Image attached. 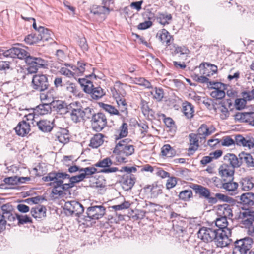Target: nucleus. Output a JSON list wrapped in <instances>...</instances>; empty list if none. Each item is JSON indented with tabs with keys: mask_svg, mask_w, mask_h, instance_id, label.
Segmentation results:
<instances>
[{
	"mask_svg": "<svg viewBox=\"0 0 254 254\" xmlns=\"http://www.w3.org/2000/svg\"><path fill=\"white\" fill-rule=\"evenodd\" d=\"M6 58H17L25 59L26 63L29 65L27 70L31 73H36L38 68L43 67L46 64V61L41 58L31 56L24 49L13 47L8 50L0 49V58L2 57Z\"/></svg>",
	"mask_w": 254,
	"mask_h": 254,
	"instance_id": "obj_1",
	"label": "nucleus"
},
{
	"mask_svg": "<svg viewBox=\"0 0 254 254\" xmlns=\"http://www.w3.org/2000/svg\"><path fill=\"white\" fill-rule=\"evenodd\" d=\"M253 243V239L248 237L236 240L234 242L232 254H250Z\"/></svg>",
	"mask_w": 254,
	"mask_h": 254,
	"instance_id": "obj_2",
	"label": "nucleus"
},
{
	"mask_svg": "<svg viewBox=\"0 0 254 254\" xmlns=\"http://www.w3.org/2000/svg\"><path fill=\"white\" fill-rule=\"evenodd\" d=\"M67 113H69L70 119L74 123L83 121V107L80 102L76 101L69 104Z\"/></svg>",
	"mask_w": 254,
	"mask_h": 254,
	"instance_id": "obj_3",
	"label": "nucleus"
},
{
	"mask_svg": "<svg viewBox=\"0 0 254 254\" xmlns=\"http://www.w3.org/2000/svg\"><path fill=\"white\" fill-rule=\"evenodd\" d=\"M231 235L230 229H217L214 243L217 247H225L230 244L231 240L229 238Z\"/></svg>",
	"mask_w": 254,
	"mask_h": 254,
	"instance_id": "obj_4",
	"label": "nucleus"
},
{
	"mask_svg": "<svg viewBox=\"0 0 254 254\" xmlns=\"http://www.w3.org/2000/svg\"><path fill=\"white\" fill-rule=\"evenodd\" d=\"M49 86L48 76L44 74H35L33 75L32 81V87L34 90L43 92L47 90Z\"/></svg>",
	"mask_w": 254,
	"mask_h": 254,
	"instance_id": "obj_5",
	"label": "nucleus"
},
{
	"mask_svg": "<svg viewBox=\"0 0 254 254\" xmlns=\"http://www.w3.org/2000/svg\"><path fill=\"white\" fill-rule=\"evenodd\" d=\"M190 187L195 191L196 194L199 195L200 198L206 199L209 203L214 204L217 202V199L211 196V192L208 188L195 184H191Z\"/></svg>",
	"mask_w": 254,
	"mask_h": 254,
	"instance_id": "obj_6",
	"label": "nucleus"
},
{
	"mask_svg": "<svg viewBox=\"0 0 254 254\" xmlns=\"http://www.w3.org/2000/svg\"><path fill=\"white\" fill-rule=\"evenodd\" d=\"M64 209L67 215H75L79 217L84 212V207L79 202L76 201L66 202Z\"/></svg>",
	"mask_w": 254,
	"mask_h": 254,
	"instance_id": "obj_7",
	"label": "nucleus"
},
{
	"mask_svg": "<svg viewBox=\"0 0 254 254\" xmlns=\"http://www.w3.org/2000/svg\"><path fill=\"white\" fill-rule=\"evenodd\" d=\"M90 122L92 129L97 132L102 131L107 124L106 117L101 112L97 113Z\"/></svg>",
	"mask_w": 254,
	"mask_h": 254,
	"instance_id": "obj_8",
	"label": "nucleus"
},
{
	"mask_svg": "<svg viewBox=\"0 0 254 254\" xmlns=\"http://www.w3.org/2000/svg\"><path fill=\"white\" fill-rule=\"evenodd\" d=\"M217 232V229L216 228L203 227L197 233L198 237L205 242H214Z\"/></svg>",
	"mask_w": 254,
	"mask_h": 254,
	"instance_id": "obj_9",
	"label": "nucleus"
},
{
	"mask_svg": "<svg viewBox=\"0 0 254 254\" xmlns=\"http://www.w3.org/2000/svg\"><path fill=\"white\" fill-rule=\"evenodd\" d=\"M134 152V146L131 145L118 149H114L113 152L117 154L116 159L119 162H127V157L132 155Z\"/></svg>",
	"mask_w": 254,
	"mask_h": 254,
	"instance_id": "obj_10",
	"label": "nucleus"
},
{
	"mask_svg": "<svg viewBox=\"0 0 254 254\" xmlns=\"http://www.w3.org/2000/svg\"><path fill=\"white\" fill-rule=\"evenodd\" d=\"M105 208L102 206H93L89 207L86 212V216L90 219L97 220L102 218L105 214Z\"/></svg>",
	"mask_w": 254,
	"mask_h": 254,
	"instance_id": "obj_11",
	"label": "nucleus"
},
{
	"mask_svg": "<svg viewBox=\"0 0 254 254\" xmlns=\"http://www.w3.org/2000/svg\"><path fill=\"white\" fill-rule=\"evenodd\" d=\"M234 169L226 163L221 165L218 169V174L223 181L228 179H234Z\"/></svg>",
	"mask_w": 254,
	"mask_h": 254,
	"instance_id": "obj_12",
	"label": "nucleus"
},
{
	"mask_svg": "<svg viewBox=\"0 0 254 254\" xmlns=\"http://www.w3.org/2000/svg\"><path fill=\"white\" fill-rule=\"evenodd\" d=\"M235 119L254 126V112H238L235 115Z\"/></svg>",
	"mask_w": 254,
	"mask_h": 254,
	"instance_id": "obj_13",
	"label": "nucleus"
},
{
	"mask_svg": "<svg viewBox=\"0 0 254 254\" xmlns=\"http://www.w3.org/2000/svg\"><path fill=\"white\" fill-rule=\"evenodd\" d=\"M69 176L67 173L58 171L49 173L46 176L43 177L42 179L44 182H55L59 181L61 179H66Z\"/></svg>",
	"mask_w": 254,
	"mask_h": 254,
	"instance_id": "obj_14",
	"label": "nucleus"
},
{
	"mask_svg": "<svg viewBox=\"0 0 254 254\" xmlns=\"http://www.w3.org/2000/svg\"><path fill=\"white\" fill-rule=\"evenodd\" d=\"M14 129L18 135L24 137L31 131L30 123L26 122V121H22L18 124Z\"/></svg>",
	"mask_w": 254,
	"mask_h": 254,
	"instance_id": "obj_15",
	"label": "nucleus"
},
{
	"mask_svg": "<svg viewBox=\"0 0 254 254\" xmlns=\"http://www.w3.org/2000/svg\"><path fill=\"white\" fill-rule=\"evenodd\" d=\"M51 105L59 114L64 115L68 112L69 105L62 100H53Z\"/></svg>",
	"mask_w": 254,
	"mask_h": 254,
	"instance_id": "obj_16",
	"label": "nucleus"
},
{
	"mask_svg": "<svg viewBox=\"0 0 254 254\" xmlns=\"http://www.w3.org/2000/svg\"><path fill=\"white\" fill-rule=\"evenodd\" d=\"M224 160L225 163L229 166H232L233 169L238 168L242 165V161L240 160V157L238 158L235 154L228 153L224 156Z\"/></svg>",
	"mask_w": 254,
	"mask_h": 254,
	"instance_id": "obj_17",
	"label": "nucleus"
},
{
	"mask_svg": "<svg viewBox=\"0 0 254 254\" xmlns=\"http://www.w3.org/2000/svg\"><path fill=\"white\" fill-rule=\"evenodd\" d=\"M54 138L55 140H58L63 144H66L69 141L68 131L64 128H57V130L54 134Z\"/></svg>",
	"mask_w": 254,
	"mask_h": 254,
	"instance_id": "obj_18",
	"label": "nucleus"
},
{
	"mask_svg": "<svg viewBox=\"0 0 254 254\" xmlns=\"http://www.w3.org/2000/svg\"><path fill=\"white\" fill-rule=\"evenodd\" d=\"M215 130V129L213 127H208V126L205 124H202L199 127L197 130V133L196 134L200 139H205L206 137L212 133Z\"/></svg>",
	"mask_w": 254,
	"mask_h": 254,
	"instance_id": "obj_19",
	"label": "nucleus"
},
{
	"mask_svg": "<svg viewBox=\"0 0 254 254\" xmlns=\"http://www.w3.org/2000/svg\"><path fill=\"white\" fill-rule=\"evenodd\" d=\"M124 84L120 82H117L114 87L111 88V92L113 96L115 99L120 98H124V96L126 94V92L124 89Z\"/></svg>",
	"mask_w": 254,
	"mask_h": 254,
	"instance_id": "obj_20",
	"label": "nucleus"
},
{
	"mask_svg": "<svg viewBox=\"0 0 254 254\" xmlns=\"http://www.w3.org/2000/svg\"><path fill=\"white\" fill-rule=\"evenodd\" d=\"M190 147L188 148L189 155H192L199 147L198 140L199 137L194 133H191L189 136Z\"/></svg>",
	"mask_w": 254,
	"mask_h": 254,
	"instance_id": "obj_21",
	"label": "nucleus"
},
{
	"mask_svg": "<svg viewBox=\"0 0 254 254\" xmlns=\"http://www.w3.org/2000/svg\"><path fill=\"white\" fill-rule=\"evenodd\" d=\"M157 37L162 43H165L166 46H170L173 41L172 36L165 29H163L157 34Z\"/></svg>",
	"mask_w": 254,
	"mask_h": 254,
	"instance_id": "obj_22",
	"label": "nucleus"
},
{
	"mask_svg": "<svg viewBox=\"0 0 254 254\" xmlns=\"http://www.w3.org/2000/svg\"><path fill=\"white\" fill-rule=\"evenodd\" d=\"M39 41H47L51 39L52 32L42 26H39L38 28V33H36Z\"/></svg>",
	"mask_w": 254,
	"mask_h": 254,
	"instance_id": "obj_23",
	"label": "nucleus"
},
{
	"mask_svg": "<svg viewBox=\"0 0 254 254\" xmlns=\"http://www.w3.org/2000/svg\"><path fill=\"white\" fill-rule=\"evenodd\" d=\"M224 184L222 189L225 190L227 191L230 193L231 194H235L237 191L238 184L233 181V179H228L226 181H223Z\"/></svg>",
	"mask_w": 254,
	"mask_h": 254,
	"instance_id": "obj_24",
	"label": "nucleus"
},
{
	"mask_svg": "<svg viewBox=\"0 0 254 254\" xmlns=\"http://www.w3.org/2000/svg\"><path fill=\"white\" fill-rule=\"evenodd\" d=\"M170 50L174 55H178L179 57H186L189 54V50L185 46H179L176 44H173Z\"/></svg>",
	"mask_w": 254,
	"mask_h": 254,
	"instance_id": "obj_25",
	"label": "nucleus"
},
{
	"mask_svg": "<svg viewBox=\"0 0 254 254\" xmlns=\"http://www.w3.org/2000/svg\"><path fill=\"white\" fill-rule=\"evenodd\" d=\"M240 200L244 206L251 207L254 205V194L252 192L244 193L241 196Z\"/></svg>",
	"mask_w": 254,
	"mask_h": 254,
	"instance_id": "obj_26",
	"label": "nucleus"
},
{
	"mask_svg": "<svg viewBox=\"0 0 254 254\" xmlns=\"http://www.w3.org/2000/svg\"><path fill=\"white\" fill-rule=\"evenodd\" d=\"M118 105V111L119 112V116L124 115L127 116L128 114V105L125 98H118L116 99Z\"/></svg>",
	"mask_w": 254,
	"mask_h": 254,
	"instance_id": "obj_27",
	"label": "nucleus"
},
{
	"mask_svg": "<svg viewBox=\"0 0 254 254\" xmlns=\"http://www.w3.org/2000/svg\"><path fill=\"white\" fill-rule=\"evenodd\" d=\"M36 125L39 130L44 132H48L51 131L53 127L52 122L47 120H42L36 122Z\"/></svg>",
	"mask_w": 254,
	"mask_h": 254,
	"instance_id": "obj_28",
	"label": "nucleus"
},
{
	"mask_svg": "<svg viewBox=\"0 0 254 254\" xmlns=\"http://www.w3.org/2000/svg\"><path fill=\"white\" fill-rule=\"evenodd\" d=\"M232 206L225 204L220 206L218 209V214L226 218L231 219L233 216Z\"/></svg>",
	"mask_w": 254,
	"mask_h": 254,
	"instance_id": "obj_29",
	"label": "nucleus"
},
{
	"mask_svg": "<svg viewBox=\"0 0 254 254\" xmlns=\"http://www.w3.org/2000/svg\"><path fill=\"white\" fill-rule=\"evenodd\" d=\"M65 65L66 66L70 67L72 70L77 72V73L75 74V76H79L82 75L83 73L85 72L86 66H87L88 64L82 62H78L77 63V66L70 65L69 64H65Z\"/></svg>",
	"mask_w": 254,
	"mask_h": 254,
	"instance_id": "obj_30",
	"label": "nucleus"
},
{
	"mask_svg": "<svg viewBox=\"0 0 254 254\" xmlns=\"http://www.w3.org/2000/svg\"><path fill=\"white\" fill-rule=\"evenodd\" d=\"M135 180V178L132 175L124 176L122 181L123 188L126 190L131 189L133 186Z\"/></svg>",
	"mask_w": 254,
	"mask_h": 254,
	"instance_id": "obj_31",
	"label": "nucleus"
},
{
	"mask_svg": "<svg viewBox=\"0 0 254 254\" xmlns=\"http://www.w3.org/2000/svg\"><path fill=\"white\" fill-rule=\"evenodd\" d=\"M104 135L101 133L94 135L90 139L89 146L92 148H97L104 142Z\"/></svg>",
	"mask_w": 254,
	"mask_h": 254,
	"instance_id": "obj_32",
	"label": "nucleus"
},
{
	"mask_svg": "<svg viewBox=\"0 0 254 254\" xmlns=\"http://www.w3.org/2000/svg\"><path fill=\"white\" fill-rule=\"evenodd\" d=\"M46 208L43 206H37L32 208L31 213L36 219H40L46 216Z\"/></svg>",
	"mask_w": 254,
	"mask_h": 254,
	"instance_id": "obj_33",
	"label": "nucleus"
},
{
	"mask_svg": "<svg viewBox=\"0 0 254 254\" xmlns=\"http://www.w3.org/2000/svg\"><path fill=\"white\" fill-rule=\"evenodd\" d=\"M183 112L188 119H191L194 115L193 106L190 103L186 101L183 103Z\"/></svg>",
	"mask_w": 254,
	"mask_h": 254,
	"instance_id": "obj_34",
	"label": "nucleus"
},
{
	"mask_svg": "<svg viewBox=\"0 0 254 254\" xmlns=\"http://www.w3.org/2000/svg\"><path fill=\"white\" fill-rule=\"evenodd\" d=\"M78 82L85 92L88 94H90V93L92 92L94 87L92 82L85 78H79Z\"/></svg>",
	"mask_w": 254,
	"mask_h": 254,
	"instance_id": "obj_35",
	"label": "nucleus"
},
{
	"mask_svg": "<svg viewBox=\"0 0 254 254\" xmlns=\"http://www.w3.org/2000/svg\"><path fill=\"white\" fill-rule=\"evenodd\" d=\"M241 218L245 219L244 224L247 225H253L254 224V212L245 211L241 213Z\"/></svg>",
	"mask_w": 254,
	"mask_h": 254,
	"instance_id": "obj_36",
	"label": "nucleus"
},
{
	"mask_svg": "<svg viewBox=\"0 0 254 254\" xmlns=\"http://www.w3.org/2000/svg\"><path fill=\"white\" fill-rule=\"evenodd\" d=\"M97 172V169L94 167H87L85 168H81L80 170L83 179L90 178L92 175Z\"/></svg>",
	"mask_w": 254,
	"mask_h": 254,
	"instance_id": "obj_37",
	"label": "nucleus"
},
{
	"mask_svg": "<svg viewBox=\"0 0 254 254\" xmlns=\"http://www.w3.org/2000/svg\"><path fill=\"white\" fill-rule=\"evenodd\" d=\"M51 111V103L40 104L35 109V112L40 115H45Z\"/></svg>",
	"mask_w": 254,
	"mask_h": 254,
	"instance_id": "obj_38",
	"label": "nucleus"
},
{
	"mask_svg": "<svg viewBox=\"0 0 254 254\" xmlns=\"http://www.w3.org/2000/svg\"><path fill=\"white\" fill-rule=\"evenodd\" d=\"M99 106L111 115L119 116V112L118 111V109L114 106L104 103H99Z\"/></svg>",
	"mask_w": 254,
	"mask_h": 254,
	"instance_id": "obj_39",
	"label": "nucleus"
},
{
	"mask_svg": "<svg viewBox=\"0 0 254 254\" xmlns=\"http://www.w3.org/2000/svg\"><path fill=\"white\" fill-rule=\"evenodd\" d=\"M161 154L167 157H172L175 155L176 151L169 144H165L161 149Z\"/></svg>",
	"mask_w": 254,
	"mask_h": 254,
	"instance_id": "obj_40",
	"label": "nucleus"
},
{
	"mask_svg": "<svg viewBox=\"0 0 254 254\" xmlns=\"http://www.w3.org/2000/svg\"><path fill=\"white\" fill-rule=\"evenodd\" d=\"M96 113L92 108L88 107L85 108H83V121L92 120Z\"/></svg>",
	"mask_w": 254,
	"mask_h": 254,
	"instance_id": "obj_41",
	"label": "nucleus"
},
{
	"mask_svg": "<svg viewBox=\"0 0 254 254\" xmlns=\"http://www.w3.org/2000/svg\"><path fill=\"white\" fill-rule=\"evenodd\" d=\"M242 189L245 191L251 190L254 186L251 179L248 178H242L240 182Z\"/></svg>",
	"mask_w": 254,
	"mask_h": 254,
	"instance_id": "obj_42",
	"label": "nucleus"
},
{
	"mask_svg": "<svg viewBox=\"0 0 254 254\" xmlns=\"http://www.w3.org/2000/svg\"><path fill=\"white\" fill-rule=\"evenodd\" d=\"M172 17L171 14L167 13H159L157 19L159 23L165 26L169 23V21L171 20Z\"/></svg>",
	"mask_w": 254,
	"mask_h": 254,
	"instance_id": "obj_43",
	"label": "nucleus"
},
{
	"mask_svg": "<svg viewBox=\"0 0 254 254\" xmlns=\"http://www.w3.org/2000/svg\"><path fill=\"white\" fill-rule=\"evenodd\" d=\"M90 94L92 99L98 100L102 97L105 94V92L101 87L98 86L94 87Z\"/></svg>",
	"mask_w": 254,
	"mask_h": 254,
	"instance_id": "obj_44",
	"label": "nucleus"
},
{
	"mask_svg": "<svg viewBox=\"0 0 254 254\" xmlns=\"http://www.w3.org/2000/svg\"><path fill=\"white\" fill-rule=\"evenodd\" d=\"M152 14L151 13H148V14H146V15L147 16V18L148 20L145 21L143 22L140 23L138 24L137 28L139 30H145L146 29H148L152 26V22L151 21V20L153 18L152 17H151V15ZM144 16L145 15V14L143 15Z\"/></svg>",
	"mask_w": 254,
	"mask_h": 254,
	"instance_id": "obj_45",
	"label": "nucleus"
},
{
	"mask_svg": "<svg viewBox=\"0 0 254 254\" xmlns=\"http://www.w3.org/2000/svg\"><path fill=\"white\" fill-rule=\"evenodd\" d=\"M109 8L104 5H103L102 6H97L93 8L91 10V12L95 15L109 14Z\"/></svg>",
	"mask_w": 254,
	"mask_h": 254,
	"instance_id": "obj_46",
	"label": "nucleus"
},
{
	"mask_svg": "<svg viewBox=\"0 0 254 254\" xmlns=\"http://www.w3.org/2000/svg\"><path fill=\"white\" fill-rule=\"evenodd\" d=\"M193 193L191 190H185L181 191L179 194V197L184 201H188L192 198Z\"/></svg>",
	"mask_w": 254,
	"mask_h": 254,
	"instance_id": "obj_47",
	"label": "nucleus"
},
{
	"mask_svg": "<svg viewBox=\"0 0 254 254\" xmlns=\"http://www.w3.org/2000/svg\"><path fill=\"white\" fill-rule=\"evenodd\" d=\"M227 218L222 216L221 217L217 218L215 221V225L219 228L218 229H229L227 227Z\"/></svg>",
	"mask_w": 254,
	"mask_h": 254,
	"instance_id": "obj_48",
	"label": "nucleus"
},
{
	"mask_svg": "<svg viewBox=\"0 0 254 254\" xmlns=\"http://www.w3.org/2000/svg\"><path fill=\"white\" fill-rule=\"evenodd\" d=\"M151 94L153 96L154 99L157 101H161L164 97V91L161 88L155 87L151 92Z\"/></svg>",
	"mask_w": 254,
	"mask_h": 254,
	"instance_id": "obj_49",
	"label": "nucleus"
},
{
	"mask_svg": "<svg viewBox=\"0 0 254 254\" xmlns=\"http://www.w3.org/2000/svg\"><path fill=\"white\" fill-rule=\"evenodd\" d=\"M113 164V162L109 157H107L95 163L94 165L96 167L106 168Z\"/></svg>",
	"mask_w": 254,
	"mask_h": 254,
	"instance_id": "obj_50",
	"label": "nucleus"
},
{
	"mask_svg": "<svg viewBox=\"0 0 254 254\" xmlns=\"http://www.w3.org/2000/svg\"><path fill=\"white\" fill-rule=\"evenodd\" d=\"M208 87L212 90L226 89V85L224 84L219 82H209Z\"/></svg>",
	"mask_w": 254,
	"mask_h": 254,
	"instance_id": "obj_51",
	"label": "nucleus"
},
{
	"mask_svg": "<svg viewBox=\"0 0 254 254\" xmlns=\"http://www.w3.org/2000/svg\"><path fill=\"white\" fill-rule=\"evenodd\" d=\"M65 179H61L59 181H56L55 183L57 187H60V188L62 190H67L69 189L72 188L73 187L72 184H70V182L69 181L68 183L64 184V180Z\"/></svg>",
	"mask_w": 254,
	"mask_h": 254,
	"instance_id": "obj_52",
	"label": "nucleus"
},
{
	"mask_svg": "<svg viewBox=\"0 0 254 254\" xmlns=\"http://www.w3.org/2000/svg\"><path fill=\"white\" fill-rule=\"evenodd\" d=\"M67 175L69 176V177L66 178V179H69V181L70 182V184H72L73 187L76 184L84 180L80 173L78 175L72 176H70V175L68 174H67Z\"/></svg>",
	"mask_w": 254,
	"mask_h": 254,
	"instance_id": "obj_53",
	"label": "nucleus"
},
{
	"mask_svg": "<svg viewBox=\"0 0 254 254\" xmlns=\"http://www.w3.org/2000/svg\"><path fill=\"white\" fill-rule=\"evenodd\" d=\"M225 89H219L217 90H212L210 92V96L216 99H222L225 96Z\"/></svg>",
	"mask_w": 254,
	"mask_h": 254,
	"instance_id": "obj_54",
	"label": "nucleus"
},
{
	"mask_svg": "<svg viewBox=\"0 0 254 254\" xmlns=\"http://www.w3.org/2000/svg\"><path fill=\"white\" fill-rule=\"evenodd\" d=\"M59 72L61 74L64 75L69 78L75 77V74L77 73V72H74V71H71L65 67L61 68L59 70Z\"/></svg>",
	"mask_w": 254,
	"mask_h": 254,
	"instance_id": "obj_55",
	"label": "nucleus"
},
{
	"mask_svg": "<svg viewBox=\"0 0 254 254\" xmlns=\"http://www.w3.org/2000/svg\"><path fill=\"white\" fill-rule=\"evenodd\" d=\"M134 82L136 84L143 86L145 88H149L151 87V84L150 82L146 80L144 78H135L134 79Z\"/></svg>",
	"mask_w": 254,
	"mask_h": 254,
	"instance_id": "obj_56",
	"label": "nucleus"
},
{
	"mask_svg": "<svg viewBox=\"0 0 254 254\" xmlns=\"http://www.w3.org/2000/svg\"><path fill=\"white\" fill-rule=\"evenodd\" d=\"M25 42L28 44H33L39 41L37 34H29L27 35L24 39Z\"/></svg>",
	"mask_w": 254,
	"mask_h": 254,
	"instance_id": "obj_57",
	"label": "nucleus"
},
{
	"mask_svg": "<svg viewBox=\"0 0 254 254\" xmlns=\"http://www.w3.org/2000/svg\"><path fill=\"white\" fill-rule=\"evenodd\" d=\"M130 203L129 201H125L120 204L112 206V208L115 211H119L127 209L130 207Z\"/></svg>",
	"mask_w": 254,
	"mask_h": 254,
	"instance_id": "obj_58",
	"label": "nucleus"
},
{
	"mask_svg": "<svg viewBox=\"0 0 254 254\" xmlns=\"http://www.w3.org/2000/svg\"><path fill=\"white\" fill-rule=\"evenodd\" d=\"M16 214L13 211L7 213H2L1 215L5 220H7L10 222H13L15 220Z\"/></svg>",
	"mask_w": 254,
	"mask_h": 254,
	"instance_id": "obj_59",
	"label": "nucleus"
},
{
	"mask_svg": "<svg viewBox=\"0 0 254 254\" xmlns=\"http://www.w3.org/2000/svg\"><path fill=\"white\" fill-rule=\"evenodd\" d=\"M152 197L156 198L162 193V190L160 186H153L150 190Z\"/></svg>",
	"mask_w": 254,
	"mask_h": 254,
	"instance_id": "obj_60",
	"label": "nucleus"
},
{
	"mask_svg": "<svg viewBox=\"0 0 254 254\" xmlns=\"http://www.w3.org/2000/svg\"><path fill=\"white\" fill-rule=\"evenodd\" d=\"M247 100L243 98L237 99L235 100L236 107L238 110H241L245 108L247 103Z\"/></svg>",
	"mask_w": 254,
	"mask_h": 254,
	"instance_id": "obj_61",
	"label": "nucleus"
},
{
	"mask_svg": "<svg viewBox=\"0 0 254 254\" xmlns=\"http://www.w3.org/2000/svg\"><path fill=\"white\" fill-rule=\"evenodd\" d=\"M16 218L18 220V223L21 224L31 222V218L27 215H19L17 214Z\"/></svg>",
	"mask_w": 254,
	"mask_h": 254,
	"instance_id": "obj_62",
	"label": "nucleus"
},
{
	"mask_svg": "<svg viewBox=\"0 0 254 254\" xmlns=\"http://www.w3.org/2000/svg\"><path fill=\"white\" fill-rule=\"evenodd\" d=\"M242 97L247 101H251L254 99V89L250 91H244L242 93Z\"/></svg>",
	"mask_w": 254,
	"mask_h": 254,
	"instance_id": "obj_63",
	"label": "nucleus"
},
{
	"mask_svg": "<svg viewBox=\"0 0 254 254\" xmlns=\"http://www.w3.org/2000/svg\"><path fill=\"white\" fill-rule=\"evenodd\" d=\"M221 144L223 146H229L235 144V141L230 136H227L223 138Z\"/></svg>",
	"mask_w": 254,
	"mask_h": 254,
	"instance_id": "obj_64",
	"label": "nucleus"
}]
</instances>
